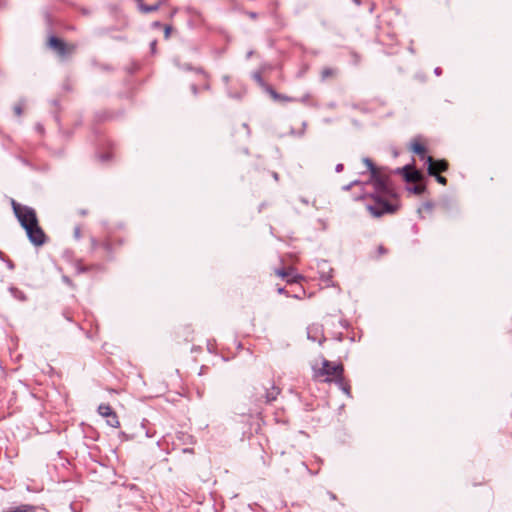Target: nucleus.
<instances>
[{
    "label": "nucleus",
    "mask_w": 512,
    "mask_h": 512,
    "mask_svg": "<svg viewBox=\"0 0 512 512\" xmlns=\"http://www.w3.org/2000/svg\"><path fill=\"white\" fill-rule=\"evenodd\" d=\"M273 176H274L275 179H278L277 173H274Z\"/></svg>",
    "instance_id": "72a5a7b5"
},
{
    "label": "nucleus",
    "mask_w": 512,
    "mask_h": 512,
    "mask_svg": "<svg viewBox=\"0 0 512 512\" xmlns=\"http://www.w3.org/2000/svg\"><path fill=\"white\" fill-rule=\"evenodd\" d=\"M279 394V389L276 387H272L271 389L267 390L265 394L266 402H272L276 399L277 395Z\"/></svg>",
    "instance_id": "f8f14e48"
},
{
    "label": "nucleus",
    "mask_w": 512,
    "mask_h": 512,
    "mask_svg": "<svg viewBox=\"0 0 512 512\" xmlns=\"http://www.w3.org/2000/svg\"><path fill=\"white\" fill-rule=\"evenodd\" d=\"M276 274L282 278H288L289 273L286 270H277Z\"/></svg>",
    "instance_id": "6ab92c4d"
},
{
    "label": "nucleus",
    "mask_w": 512,
    "mask_h": 512,
    "mask_svg": "<svg viewBox=\"0 0 512 512\" xmlns=\"http://www.w3.org/2000/svg\"><path fill=\"white\" fill-rule=\"evenodd\" d=\"M170 33H171V27L170 26H165V29H164V36L166 39L169 38L170 36Z\"/></svg>",
    "instance_id": "4be33fe9"
},
{
    "label": "nucleus",
    "mask_w": 512,
    "mask_h": 512,
    "mask_svg": "<svg viewBox=\"0 0 512 512\" xmlns=\"http://www.w3.org/2000/svg\"><path fill=\"white\" fill-rule=\"evenodd\" d=\"M358 183H359V182H358L357 180H356V181H353L352 183H350V184H348L347 186H345V187H344V189H345V190H350V189H351V187H352L353 185H356V184H358Z\"/></svg>",
    "instance_id": "b1692460"
},
{
    "label": "nucleus",
    "mask_w": 512,
    "mask_h": 512,
    "mask_svg": "<svg viewBox=\"0 0 512 512\" xmlns=\"http://www.w3.org/2000/svg\"><path fill=\"white\" fill-rule=\"evenodd\" d=\"M308 98H309V96H308V95L304 96V97L301 99V102H307V101H308Z\"/></svg>",
    "instance_id": "cd10ccee"
},
{
    "label": "nucleus",
    "mask_w": 512,
    "mask_h": 512,
    "mask_svg": "<svg viewBox=\"0 0 512 512\" xmlns=\"http://www.w3.org/2000/svg\"><path fill=\"white\" fill-rule=\"evenodd\" d=\"M411 149L414 153H416L417 155L421 156L422 158L425 157V152H426V149L425 147L419 143L418 141H414L412 144H411Z\"/></svg>",
    "instance_id": "9d476101"
},
{
    "label": "nucleus",
    "mask_w": 512,
    "mask_h": 512,
    "mask_svg": "<svg viewBox=\"0 0 512 512\" xmlns=\"http://www.w3.org/2000/svg\"><path fill=\"white\" fill-rule=\"evenodd\" d=\"M98 413L106 418V422L109 426L113 428H118L120 426V422L118 420V417L116 413L112 410V408L109 405L101 404L98 407Z\"/></svg>",
    "instance_id": "39448f33"
},
{
    "label": "nucleus",
    "mask_w": 512,
    "mask_h": 512,
    "mask_svg": "<svg viewBox=\"0 0 512 512\" xmlns=\"http://www.w3.org/2000/svg\"><path fill=\"white\" fill-rule=\"evenodd\" d=\"M35 507L32 505H20L16 507H9L3 510V512H33Z\"/></svg>",
    "instance_id": "1a4fd4ad"
},
{
    "label": "nucleus",
    "mask_w": 512,
    "mask_h": 512,
    "mask_svg": "<svg viewBox=\"0 0 512 512\" xmlns=\"http://www.w3.org/2000/svg\"><path fill=\"white\" fill-rule=\"evenodd\" d=\"M192 90H193L194 93H196V86L193 85L192 86Z\"/></svg>",
    "instance_id": "2f4dec72"
},
{
    "label": "nucleus",
    "mask_w": 512,
    "mask_h": 512,
    "mask_svg": "<svg viewBox=\"0 0 512 512\" xmlns=\"http://www.w3.org/2000/svg\"><path fill=\"white\" fill-rule=\"evenodd\" d=\"M14 214L21 226L25 229L30 242L35 246H42L46 243V235L39 226L36 212L33 208L11 200Z\"/></svg>",
    "instance_id": "f03ea898"
},
{
    "label": "nucleus",
    "mask_w": 512,
    "mask_h": 512,
    "mask_svg": "<svg viewBox=\"0 0 512 512\" xmlns=\"http://www.w3.org/2000/svg\"><path fill=\"white\" fill-rule=\"evenodd\" d=\"M335 170L337 173L341 172L343 170V164H337Z\"/></svg>",
    "instance_id": "393cba45"
},
{
    "label": "nucleus",
    "mask_w": 512,
    "mask_h": 512,
    "mask_svg": "<svg viewBox=\"0 0 512 512\" xmlns=\"http://www.w3.org/2000/svg\"><path fill=\"white\" fill-rule=\"evenodd\" d=\"M153 26H154V27H160L161 25H160V23H159V22H157V21H156V22H154V23H153Z\"/></svg>",
    "instance_id": "7c9ffc66"
},
{
    "label": "nucleus",
    "mask_w": 512,
    "mask_h": 512,
    "mask_svg": "<svg viewBox=\"0 0 512 512\" xmlns=\"http://www.w3.org/2000/svg\"><path fill=\"white\" fill-rule=\"evenodd\" d=\"M270 95L272 96L273 99L280 100V101H296L297 100L296 98H289L287 96L281 95L272 89L270 90Z\"/></svg>",
    "instance_id": "ddd939ff"
},
{
    "label": "nucleus",
    "mask_w": 512,
    "mask_h": 512,
    "mask_svg": "<svg viewBox=\"0 0 512 512\" xmlns=\"http://www.w3.org/2000/svg\"><path fill=\"white\" fill-rule=\"evenodd\" d=\"M399 171L403 173V176L407 182L417 183L422 179L421 173L411 168L410 166H405L402 169H399Z\"/></svg>",
    "instance_id": "6e6552de"
},
{
    "label": "nucleus",
    "mask_w": 512,
    "mask_h": 512,
    "mask_svg": "<svg viewBox=\"0 0 512 512\" xmlns=\"http://www.w3.org/2000/svg\"><path fill=\"white\" fill-rule=\"evenodd\" d=\"M436 177V180L440 183V184H446V178L443 177V176H440L438 173H436V175H434Z\"/></svg>",
    "instance_id": "412c9836"
},
{
    "label": "nucleus",
    "mask_w": 512,
    "mask_h": 512,
    "mask_svg": "<svg viewBox=\"0 0 512 512\" xmlns=\"http://www.w3.org/2000/svg\"><path fill=\"white\" fill-rule=\"evenodd\" d=\"M338 382H339V385H340L341 389H342V390H343L347 395H349V393H350V392H349V387L343 383V381H342V378H341V377L338 379Z\"/></svg>",
    "instance_id": "a211bd4d"
},
{
    "label": "nucleus",
    "mask_w": 512,
    "mask_h": 512,
    "mask_svg": "<svg viewBox=\"0 0 512 512\" xmlns=\"http://www.w3.org/2000/svg\"><path fill=\"white\" fill-rule=\"evenodd\" d=\"M363 163L370 171V183L374 188V192L369 195L372 203L367 204V210L374 217H380L386 213H393L396 207L390 203V199L395 197V192L389 186L388 176L384 175L380 169L375 167L371 159L364 158Z\"/></svg>",
    "instance_id": "f257e3e1"
},
{
    "label": "nucleus",
    "mask_w": 512,
    "mask_h": 512,
    "mask_svg": "<svg viewBox=\"0 0 512 512\" xmlns=\"http://www.w3.org/2000/svg\"><path fill=\"white\" fill-rule=\"evenodd\" d=\"M156 44H157L156 40L152 41L150 44L152 53H155V51H156Z\"/></svg>",
    "instance_id": "5701e85b"
},
{
    "label": "nucleus",
    "mask_w": 512,
    "mask_h": 512,
    "mask_svg": "<svg viewBox=\"0 0 512 512\" xmlns=\"http://www.w3.org/2000/svg\"><path fill=\"white\" fill-rule=\"evenodd\" d=\"M10 291L16 299L20 301H26V295L22 291L18 290L17 288H11Z\"/></svg>",
    "instance_id": "4468645a"
},
{
    "label": "nucleus",
    "mask_w": 512,
    "mask_h": 512,
    "mask_svg": "<svg viewBox=\"0 0 512 512\" xmlns=\"http://www.w3.org/2000/svg\"><path fill=\"white\" fill-rule=\"evenodd\" d=\"M424 190H425V187L422 184H416V185H414L413 188H411V191L418 195L422 194L424 192Z\"/></svg>",
    "instance_id": "f3484780"
},
{
    "label": "nucleus",
    "mask_w": 512,
    "mask_h": 512,
    "mask_svg": "<svg viewBox=\"0 0 512 512\" xmlns=\"http://www.w3.org/2000/svg\"><path fill=\"white\" fill-rule=\"evenodd\" d=\"M426 164L428 165L429 175H436L438 172L446 171L448 164L445 160H434L432 156L425 157Z\"/></svg>",
    "instance_id": "423d86ee"
},
{
    "label": "nucleus",
    "mask_w": 512,
    "mask_h": 512,
    "mask_svg": "<svg viewBox=\"0 0 512 512\" xmlns=\"http://www.w3.org/2000/svg\"><path fill=\"white\" fill-rule=\"evenodd\" d=\"M435 74L436 75H440L441 74V69L440 68H436L435 69Z\"/></svg>",
    "instance_id": "c85d7f7f"
},
{
    "label": "nucleus",
    "mask_w": 512,
    "mask_h": 512,
    "mask_svg": "<svg viewBox=\"0 0 512 512\" xmlns=\"http://www.w3.org/2000/svg\"><path fill=\"white\" fill-rule=\"evenodd\" d=\"M14 113L17 116H20L22 114V106L20 104L14 106Z\"/></svg>",
    "instance_id": "aec40b11"
},
{
    "label": "nucleus",
    "mask_w": 512,
    "mask_h": 512,
    "mask_svg": "<svg viewBox=\"0 0 512 512\" xmlns=\"http://www.w3.org/2000/svg\"><path fill=\"white\" fill-rule=\"evenodd\" d=\"M74 233H75V237H76V238H79V237H80V229H79V228H75Z\"/></svg>",
    "instance_id": "a878e982"
},
{
    "label": "nucleus",
    "mask_w": 512,
    "mask_h": 512,
    "mask_svg": "<svg viewBox=\"0 0 512 512\" xmlns=\"http://www.w3.org/2000/svg\"><path fill=\"white\" fill-rule=\"evenodd\" d=\"M1 254H2V253L0 252V255H1Z\"/></svg>",
    "instance_id": "f704fd0d"
},
{
    "label": "nucleus",
    "mask_w": 512,
    "mask_h": 512,
    "mask_svg": "<svg viewBox=\"0 0 512 512\" xmlns=\"http://www.w3.org/2000/svg\"><path fill=\"white\" fill-rule=\"evenodd\" d=\"M278 293L284 294L285 293V289L284 288H278Z\"/></svg>",
    "instance_id": "c756f323"
},
{
    "label": "nucleus",
    "mask_w": 512,
    "mask_h": 512,
    "mask_svg": "<svg viewBox=\"0 0 512 512\" xmlns=\"http://www.w3.org/2000/svg\"><path fill=\"white\" fill-rule=\"evenodd\" d=\"M335 72L336 71L332 68H324L321 72L322 79L334 76Z\"/></svg>",
    "instance_id": "2eb2a0df"
},
{
    "label": "nucleus",
    "mask_w": 512,
    "mask_h": 512,
    "mask_svg": "<svg viewBox=\"0 0 512 512\" xmlns=\"http://www.w3.org/2000/svg\"><path fill=\"white\" fill-rule=\"evenodd\" d=\"M48 45L61 57L72 54L76 49L74 44H67L55 36L49 38Z\"/></svg>",
    "instance_id": "20e7f679"
},
{
    "label": "nucleus",
    "mask_w": 512,
    "mask_h": 512,
    "mask_svg": "<svg viewBox=\"0 0 512 512\" xmlns=\"http://www.w3.org/2000/svg\"><path fill=\"white\" fill-rule=\"evenodd\" d=\"M159 6H160L159 3L153 4V5H147V4L142 3L139 0V9L143 13L154 12V11L158 10Z\"/></svg>",
    "instance_id": "9b49d317"
},
{
    "label": "nucleus",
    "mask_w": 512,
    "mask_h": 512,
    "mask_svg": "<svg viewBox=\"0 0 512 512\" xmlns=\"http://www.w3.org/2000/svg\"><path fill=\"white\" fill-rule=\"evenodd\" d=\"M254 78H255L257 81H259V82L261 81V76H260V74H255V75H254Z\"/></svg>",
    "instance_id": "bb28decb"
},
{
    "label": "nucleus",
    "mask_w": 512,
    "mask_h": 512,
    "mask_svg": "<svg viewBox=\"0 0 512 512\" xmlns=\"http://www.w3.org/2000/svg\"><path fill=\"white\" fill-rule=\"evenodd\" d=\"M343 372V366L341 364H335L324 360L322 368L319 370V375L326 376L325 381H331L333 379L338 380Z\"/></svg>",
    "instance_id": "7ed1b4c3"
},
{
    "label": "nucleus",
    "mask_w": 512,
    "mask_h": 512,
    "mask_svg": "<svg viewBox=\"0 0 512 512\" xmlns=\"http://www.w3.org/2000/svg\"><path fill=\"white\" fill-rule=\"evenodd\" d=\"M289 273V277L287 278V281L290 282H297L298 279L301 278L299 275H294V270L292 268H289L286 270Z\"/></svg>",
    "instance_id": "dca6fc26"
},
{
    "label": "nucleus",
    "mask_w": 512,
    "mask_h": 512,
    "mask_svg": "<svg viewBox=\"0 0 512 512\" xmlns=\"http://www.w3.org/2000/svg\"><path fill=\"white\" fill-rule=\"evenodd\" d=\"M14 267L13 263H9V268L12 269Z\"/></svg>",
    "instance_id": "473e14b6"
},
{
    "label": "nucleus",
    "mask_w": 512,
    "mask_h": 512,
    "mask_svg": "<svg viewBox=\"0 0 512 512\" xmlns=\"http://www.w3.org/2000/svg\"><path fill=\"white\" fill-rule=\"evenodd\" d=\"M307 337L309 340L320 344L324 341L323 329L320 325L313 324L307 328Z\"/></svg>",
    "instance_id": "0eeeda50"
}]
</instances>
